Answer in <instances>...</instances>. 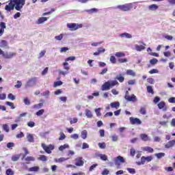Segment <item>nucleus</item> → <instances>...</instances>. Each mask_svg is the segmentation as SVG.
<instances>
[{
    "instance_id": "nucleus-42",
    "label": "nucleus",
    "mask_w": 175,
    "mask_h": 175,
    "mask_svg": "<svg viewBox=\"0 0 175 175\" xmlns=\"http://www.w3.org/2000/svg\"><path fill=\"white\" fill-rule=\"evenodd\" d=\"M5 174L7 175H14V171L12 170V169L9 168L6 170Z\"/></svg>"
},
{
    "instance_id": "nucleus-44",
    "label": "nucleus",
    "mask_w": 175,
    "mask_h": 175,
    "mask_svg": "<svg viewBox=\"0 0 175 175\" xmlns=\"http://www.w3.org/2000/svg\"><path fill=\"white\" fill-rule=\"evenodd\" d=\"M5 29H6V23H5V22H1L0 23V29L5 31Z\"/></svg>"
},
{
    "instance_id": "nucleus-22",
    "label": "nucleus",
    "mask_w": 175,
    "mask_h": 175,
    "mask_svg": "<svg viewBox=\"0 0 175 175\" xmlns=\"http://www.w3.org/2000/svg\"><path fill=\"white\" fill-rule=\"evenodd\" d=\"M140 137L144 142H148V140H150V138L147 134H141Z\"/></svg>"
},
{
    "instance_id": "nucleus-26",
    "label": "nucleus",
    "mask_w": 175,
    "mask_h": 175,
    "mask_svg": "<svg viewBox=\"0 0 175 175\" xmlns=\"http://www.w3.org/2000/svg\"><path fill=\"white\" fill-rule=\"evenodd\" d=\"M111 107L113 109H118L120 107V103L119 102H115L110 104Z\"/></svg>"
},
{
    "instance_id": "nucleus-3",
    "label": "nucleus",
    "mask_w": 175,
    "mask_h": 175,
    "mask_svg": "<svg viewBox=\"0 0 175 175\" xmlns=\"http://www.w3.org/2000/svg\"><path fill=\"white\" fill-rule=\"evenodd\" d=\"M41 147L43 148V150L46 152V154H51V151L54 150L55 147L53 144H49V146H46V144L42 143Z\"/></svg>"
},
{
    "instance_id": "nucleus-55",
    "label": "nucleus",
    "mask_w": 175,
    "mask_h": 175,
    "mask_svg": "<svg viewBox=\"0 0 175 175\" xmlns=\"http://www.w3.org/2000/svg\"><path fill=\"white\" fill-rule=\"evenodd\" d=\"M8 148H11V150L14 147V143L13 142H9L7 144Z\"/></svg>"
},
{
    "instance_id": "nucleus-4",
    "label": "nucleus",
    "mask_w": 175,
    "mask_h": 175,
    "mask_svg": "<svg viewBox=\"0 0 175 175\" xmlns=\"http://www.w3.org/2000/svg\"><path fill=\"white\" fill-rule=\"evenodd\" d=\"M114 162L117 169H120L121 163H125V159L121 156H118L114 159Z\"/></svg>"
},
{
    "instance_id": "nucleus-28",
    "label": "nucleus",
    "mask_w": 175,
    "mask_h": 175,
    "mask_svg": "<svg viewBox=\"0 0 175 175\" xmlns=\"http://www.w3.org/2000/svg\"><path fill=\"white\" fill-rule=\"evenodd\" d=\"M42 107H43V103H40L33 106V109H42Z\"/></svg>"
},
{
    "instance_id": "nucleus-10",
    "label": "nucleus",
    "mask_w": 175,
    "mask_h": 175,
    "mask_svg": "<svg viewBox=\"0 0 175 175\" xmlns=\"http://www.w3.org/2000/svg\"><path fill=\"white\" fill-rule=\"evenodd\" d=\"M75 166H84L83 157H77L75 159Z\"/></svg>"
},
{
    "instance_id": "nucleus-59",
    "label": "nucleus",
    "mask_w": 175,
    "mask_h": 175,
    "mask_svg": "<svg viewBox=\"0 0 175 175\" xmlns=\"http://www.w3.org/2000/svg\"><path fill=\"white\" fill-rule=\"evenodd\" d=\"M63 38H64V34H60L59 36H56L55 37V39H56V40H62Z\"/></svg>"
},
{
    "instance_id": "nucleus-54",
    "label": "nucleus",
    "mask_w": 175,
    "mask_h": 175,
    "mask_svg": "<svg viewBox=\"0 0 175 175\" xmlns=\"http://www.w3.org/2000/svg\"><path fill=\"white\" fill-rule=\"evenodd\" d=\"M75 59H76V57L75 56H71V57H67L65 61L66 62H68V61H75Z\"/></svg>"
},
{
    "instance_id": "nucleus-24",
    "label": "nucleus",
    "mask_w": 175,
    "mask_h": 175,
    "mask_svg": "<svg viewBox=\"0 0 175 175\" xmlns=\"http://www.w3.org/2000/svg\"><path fill=\"white\" fill-rule=\"evenodd\" d=\"M140 114H142V116H146L147 114V110L146 107H142L139 109Z\"/></svg>"
},
{
    "instance_id": "nucleus-32",
    "label": "nucleus",
    "mask_w": 175,
    "mask_h": 175,
    "mask_svg": "<svg viewBox=\"0 0 175 175\" xmlns=\"http://www.w3.org/2000/svg\"><path fill=\"white\" fill-rule=\"evenodd\" d=\"M115 56L117 57L118 58H121L122 57H125V53L123 52H117L115 54Z\"/></svg>"
},
{
    "instance_id": "nucleus-18",
    "label": "nucleus",
    "mask_w": 175,
    "mask_h": 175,
    "mask_svg": "<svg viewBox=\"0 0 175 175\" xmlns=\"http://www.w3.org/2000/svg\"><path fill=\"white\" fill-rule=\"evenodd\" d=\"M126 74L127 76H132V77H135V76H136V72H135L133 70H127L126 71Z\"/></svg>"
},
{
    "instance_id": "nucleus-27",
    "label": "nucleus",
    "mask_w": 175,
    "mask_h": 175,
    "mask_svg": "<svg viewBox=\"0 0 175 175\" xmlns=\"http://www.w3.org/2000/svg\"><path fill=\"white\" fill-rule=\"evenodd\" d=\"M144 150L146 151L147 152H150V153L154 152V149L150 146L144 147Z\"/></svg>"
},
{
    "instance_id": "nucleus-14",
    "label": "nucleus",
    "mask_w": 175,
    "mask_h": 175,
    "mask_svg": "<svg viewBox=\"0 0 175 175\" xmlns=\"http://www.w3.org/2000/svg\"><path fill=\"white\" fill-rule=\"evenodd\" d=\"M135 50L137 51H142L143 50H146V44H144V45H135Z\"/></svg>"
},
{
    "instance_id": "nucleus-21",
    "label": "nucleus",
    "mask_w": 175,
    "mask_h": 175,
    "mask_svg": "<svg viewBox=\"0 0 175 175\" xmlns=\"http://www.w3.org/2000/svg\"><path fill=\"white\" fill-rule=\"evenodd\" d=\"M116 80H118L120 83H124L125 77H124L122 74H120L119 75H117Z\"/></svg>"
},
{
    "instance_id": "nucleus-45",
    "label": "nucleus",
    "mask_w": 175,
    "mask_h": 175,
    "mask_svg": "<svg viewBox=\"0 0 175 175\" xmlns=\"http://www.w3.org/2000/svg\"><path fill=\"white\" fill-rule=\"evenodd\" d=\"M127 171L130 174H136V170L134 168H127Z\"/></svg>"
},
{
    "instance_id": "nucleus-33",
    "label": "nucleus",
    "mask_w": 175,
    "mask_h": 175,
    "mask_svg": "<svg viewBox=\"0 0 175 175\" xmlns=\"http://www.w3.org/2000/svg\"><path fill=\"white\" fill-rule=\"evenodd\" d=\"M87 135H88V133L87 132V130H84L81 132V136L83 139H87Z\"/></svg>"
},
{
    "instance_id": "nucleus-39",
    "label": "nucleus",
    "mask_w": 175,
    "mask_h": 175,
    "mask_svg": "<svg viewBox=\"0 0 175 175\" xmlns=\"http://www.w3.org/2000/svg\"><path fill=\"white\" fill-rule=\"evenodd\" d=\"M147 92L149 93V94H152V95H153L154 94V90L152 89V86H147Z\"/></svg>"
},
{
    "instance_id": "nucleus-11",
    "label": "nucleus",
    "mask_w": 175,
    "mask_h": 175,
    "mask_svg": "<svg viewBox=\"0 0 175 175\" xmlns=\"http://www.w3.org/2000/svg\"><path fill=\"white\" fill-rule=\"evenodd\" d=\"M157 106L160 110H161V109H163V111H166V110H167V107L166 106V103H165V101H161Z\"/></svg>"
},
{
    "instance_id": "nucleus-20",
    "label": "nucleus",
    "mask_w": 175,
    "mask_h": 175,
    "mask_svg": "<svg viewBox=\"0 0 175 175\" xmlns=\"http://www.w3.org/2000/svg\"><path fill=\"white\" fill-rule=\"evenodd\" d=\"M120 38H126L127 39H131L132 35L129 34V33H123L120 34Z\"/></svg>"
},
{
    "instance_id": "nucleus-35",
    "label": "nucleus",
    "mask_w": 175,
    "mask_h": 175,
    "mask_svg": "<svg viewBox=\"0 0 175 175\" xmlns=\"http://www.w3.org/2000/svg\"><path fill=\"white\" fill-rule=\"evenodd\" d=\"M63 66L64 69H65V70H67V72L69 70V69H70V67L69 66V63L66 62L63 63Z\"/></svg>"
},
{
    "instance_id": "nucleus-40",
    "label": "nucleus",
    "mask_w": 175,
    "mask_h": 175,
    "mask_svg": "<svg viewBox=\"0 0 175 175\" xmlns=\"http://www.w3.org/2000/svg\"><path fill=\"white\" fill-rule=\"evenodd\" d=\"M155 157H157V158H158L159 159H161V158H163V157H165V153L163 152L157 153L155 154Z\"/></svg>"
},
{
    "instance_id": "nucleus-56",
    "label": "nucleus",
    "mask_w": 175,
    "mask_h": 175,
    "mask_svg": "<svg viewBox=\"0 0 175 175\" xmlns=\"http://www.w3.org/2000/svg\"><path fill=\"white\" fill-rule=\"evenodd\" d=\"M27 126H29V128H33V126H35V122L30 121L27 122Z\"/></svg>"
},
{
    "instance_id": "nucleus-31",
    "label": "nucleus",
    "mask_w": 175,
    "mask_h": 175,
    "mask_svg": "<svg viewBox=\"0 0 175 175\" xmlns=\"http://www.w3.org/2000/svg\"><path fill=\"white\" fill-rule=\"evenodd\" d=\"M29 172H39V167L38 166H34L31 167L28 169Z\"/></svg>"
},
{
    "instance_id": "nucleus-58",
    "label": "nucleus",
    "mask_w": 175,
    "mask_h": 175,
    "mask_svg": "<svg viewBox=\"0 0 175 175\" xmlns=\"http://www.w3.org/2000/svg\"><path fill=\"white\" fill-rule=\"evenodd\" d=\"M98 147L102 149L106 148V144L105 142L98 143Z\"/></svg>"
},
{
    "instance_id": "nucleus-2",
    "label": "nucleus",
    "mask_w": 175,
    "mask_h": 175,
    "mask_svg": "<svg viewBox=\"0 0 175 175\" xmlns=\"http://www.w3.org/2000/svg\"><path fill=\"white\" fill-rule=\"evenodd\" d=\"M120 83L117 81H112L111 82L110 81H108L102 85L101 91H108V90H110L111 87H114V85H118Z\"/></svg>"
},
{
    "instance_id": "nucleus-38",
    "label": "nucleus",
    "mask_w": 175,
    "mask_h": 175,
    "mask_svg": "<svg viewBox=\"0 0 175 175\" xmlns=\"http://www.w3.org/2000/svg\"><path fill=\"white\" fill-rule=\"evenodd\" d=\"M85 12H87V13H96L98 12V9L96 8H92L90 10H87Z\"/></svg>"
},
{
    "instance_id": "nucleus-49",
    "label": "nucleus",
    "mask_w": 175,
    "mask_h": 175,
    "mask_svg": "<svg viewBox=\"0 0 175 175\" xmlns=\"http://www.w3.org/2000/svg\"><path fill=\"white\" fill-rule=\"evenodd\" d=\"M44 113V109H40L38 111L36 112V116L38 117H40V116H43V113Z\"/></svg>"
},
{
    "instance_id": "nucleus-63",
    "label": "nucleus",
    "mask_w": 175,
    "mask_h": 175,
    "mask_svg": "<svg viewBox=\"0 0 175 175\" xmlns=\"http://www.w3.org/2000/svg\"><path fill=\"white\" fill-rule=\"evenodd\" d=\"M3 129L6 132H9V126L8 124H3Z\"/></svg>"
},
{
    "instance_id": "nucleus-34",
    "label": "nucleus",
    "mask_w": 175,
    "mask_h": 175,
    "mask_svg": "<svg viewBox=\"0 0 175 175\" xmlns=\"http://www.w3.org/2000/svg\"><path fill=\"white\" fill-rule=\"evenodd\" d=\"M18 159H20L19 154H14L12 157V161H13V162H16V161H18Z\"/></svg>"
},
{
    "instance_id": "nucleus-53",
    "label": "nucleus",
    "mask_w": 175,
    "mask_h": 175,
    "mask_svg": "<svg viewBox=\"0 0 175 175\" xmlns=\"http://www.w3.org/2000/svg\"><path fill=\"white\" fill-rule=\"evenodd\" d=\"M21 85H23L21 81H17V84L15 85L14 87L15 88H21Z\"/></svg>"
},
{
    "instance_id": "nucleus-50",
    "label": "nucleus",
    "mask_w": 175,
    "mask_h": 175,
    "mask_svg": "<svg viewBox=\"0 0 175 175\" xmlns=\"http://www.w3.org/2000/svg\"><path fill=\"white\" fill-rule=\"evenodd\" d=\"M95 113H96L97 117H100L102 116V113H100V108L96 109Z\"/></svg>"
},
{
    "instance_id": "nucleus-46",
    "label": "nucleus",
    "mask_w": 175,
    "mask_h": 175,
    "mask_svg": "<svg viewBox=\"0 0 175 175\" xmlns=\"http://www.w3.org/2000/svg\"><path fill=\"white\" fill-rule=\"evenodd\" d=\"M118 62H120V64H124L125 62H128V59L126 58H119L118 59Z\"/></svg>"
},
{
    "instance_id": "nucleus-57",
    "label": "nucleus",
    "mask_w": 175,
    "mask_h": 175,
    "mask_svg": "<svg viewBox=\"0 0 175 175\" xmlns=\"http://www.w3.org/2000/svg\"><path fill=\"white\" fill-rule=\"evenodd\" d=\"M109 60H110V62H111V64H116L117 61V59H116V57L114 56H111Z\"/></svg>"
},
{
    "instance_id": "nucleus-7",
    "label": "nucleus",
    "mask_w": 175,
    "mask_h": 175,
    "mask_svg": "<svg viewBox=\"0 0 175 175\" xmlns=\"http://www.w3.org/2000/svg\"><path fill=\"white\" fill-rule=\"evenodd\" d=\"M154 159V157L152 156H148V157H141V161L138 163V165H144L146 162H151Z\"/></svg>"
},
{
    "instance_id": "nucleus-60",
    "label": "nucleus",
    "mask_w": 175,
    "mask_h": 175,
    "mask_svg": "<svg viewBox=\"0 0 175 175\" xmlns=\"http://www.w3.org/2000/svg\"><path fill=\"white\" fill-rule=\"evenodd\" d=\"M100 158L102 161H107V156L106 154H101Z\"/></svg>"
},
{
    "instance_id": "nucleus-8",
    "label": "nucleus",
    "mask_w": 175,
    "mask_h": 175,
    "mask_svg": "<svg viewBox=\"0 0 175 175\" xmlns=\"http://www.w3.org/2000/svg\"><path fill=\"white\" fill-rule=\"evenodd\" d=\"M130 122L132 125H141L142 120H140V119H139L137 118L131 117Z\"/></svg>"
},
{
    "instance_id": "nucleus-41",
    "label": "nucleus",
    "mask_w": 175,
    "mask_h": 175,
    "mask_svg": "<svg viewBox=\"0 0 175 175\" xmlns=\"http://www.w3.org/2000/svg\"><path fill=\"white\" fill-rule=\"evenodd\" d=\"M25 161H26L27 162L33 161H35V157L29 156L25 158Z\"/></svg>"
},
{
    "instance_id": "nucleus-36",
    "label": "nucleus",
    "mask_w": 175,
    "mask_h": 175,
    "mask_svg": "<svg viewBox=\"0 0 175 175\" xmlns=\"http://www.w3.org/2000/svg\"><path fill=\"white\" fill-rule=\"evenodd\" d=\"M29 163H21V165L22 169H23L24 170H28V165H27V164H28Z\"/></svg>"
},
{
    "instance_id": "nucleus-19",
    "label": "nucleus",
    "mask_w": 175,
    "mask_h": 175,
    "mask_svg": "<svg viewBox=\"0 0 175 175\" xmlns=\"http://www.w3.org/2000/svg\"><path fill=\"white\" fill-rule=\"evenodd\" d=\"M32 83H33V84H35V83H36V78H32L31 79H29L26 84V87H31V84H32Z\"/></svg>"
},
{
    "instance_id": "nucleus-13",
    "label": "nucleus",
    "mask_w": 175,
    "mask_h": 175,
    "mask_svg": "<svg viewBox=\"0 0 175 175\" xmlns=\"http://www.w3.org/2000/svg\"><path fill=\"white\" fill-rule=\"evenodd\" d=\"M174 144H175V139L174 140H171V141L168 142L165 145V148H172V147H174Z\"/></svg>"
},
{
    "instance_id": "nucleus-30",
    "label": "nucleus",
    "mask_w": 175,
    "mask_h": 175,
    "mask_svg": "<svg viewBox=\"0 0 175 175\" xmlns=\"http://www.w3.org/2000/svg\"><path fill=\"white\" fill-rule=\"evenodd\" d=\"M5 105H7V106H10V107H11L12 110H14V109H16V107H14V104L12 102L6 101Z\"/></svg>"
},
{
    "instance_id": "nucleus-1",
    "label": "nucleus",
    "mask_w": 175,
    "mask_h": 175,
    "mask_svg": "<svg viewBox=\"0 0 175 175\" xmlns=\"http://www.w3.org/2000/svg\"><path fill=\"white\" fill-rule=\"evenodd\" d=\"M25 5V0H11L9 4L5 5V10L7 12H11L14 10L15 6L16 10H21Z\"/></svg>"
},
{
    "instance_id": "nucleus-62",
    "label": "nucleus",
    "mask_w": 175,
    "mask_h": 175,
    "mask_svg": "<svg viewBox=\"0 0 175 175\" xmlns=\"http://www.w3.org/2000/svg\"><path fill=\"white\" fill-rule=\"evenodd\" d=\"M70 137L71 139H74V140H77V139H79V135L77 134H72Z\"/></svg>"
},
{
    "instance_id": "nucleus-9",
    "label": "nucleus",
    "mask_w": 175,
    "mask_h": 175,
    "mask_svg": "<svg viewBox=\"0 0 175 175\" xmlns=\"http://www.w3.org/2000/svg\"><path fill=\"white\" fill-rule=\"evenodd\" d=\"M17 55V53L15 52H10V53H5L3 58H5V59H12L14 57H16Z\"/></svg>"
},
{
    "instance_id": "nucleus-37",
    "label": "nucleus",
    "mask_w": 175,
    "mask_h": 175,
    "mask_svg": "<svg viewBox=\"0 0 175 175\" xmlns=\"http://www.w3.org/2000/svg\"><path fill=\"white\" fill-rule=\"evenodd\" d=\"M66 148H69V145L68 144H64L63 146H60L59 147V151H64Z\"/></svg>"
},
{
    "instance_id": "nucleus-15",
    "label": "nucleus",
    "mask_w": 175,
    "mask_h": 175,
    "mask_svg": "<svg viewBox=\"0 0 175 175\" xmlns=\"http://www.w3.org/2000/svg\"><path fill=\"white\" fill-rule=\"evenodd\" d=\"M48 18L47 17H40L38 19L36 24L40 25L43 24V23H45V21H47Z\"/></svg>"
},
{
    "instance_id": "nucleus-43",
    "label": "nucleus",
    "mask_w": 175,
    "mask_h": 175,
    "mask_svg": "<svg viewBox=\"0 0 175 175\" xmlns=\"http://www.w3.org/2000/svg\"><path fill=\"white\" fill-rule=\"evenodd\" d=\"M150 65H156V64H158V59L156 58H153L150 60Z\"/></svg>"
},
{
    "instance_id": "nucleus-47",
    "label": "nucleus",
    "mask_w": 175,
    "mask_h": 175,
    "mask_svg": "<svg viewBox=\"0 0 175 175\" xmlns=\"http://www.w3.org/2000/svg\"><path fill=\"white\" fill-rule=\"evenodd\" d=\"M38 159L39 161H42V162H46V161H47V157L45 155H41Z\"/></svg>"
},
{
    "instance_id": "nucleus-61",
    "label": "nucleus",
    "mask_w": 175,
    "mask_h": 175,
    "mask_svg": "<svg viewBox=\"0 0 175 175\" xmlns=\"http://www.w3.org/2000/svg\"><path fill=\"white\" fill-rule=\"evenodd\" d=\"M158 70L153 68L149 71L150 75H154V73H158Z\"/></svg>"
},
{
    "instance_id": "nucleus-25",
    "label": "nucleus",
    "mask_w": 175,
    "mask_h": 175,
    "mask_svg": "<svg viewBox=\"0 0 175 175\" xmlns=\"http://www.w3.org/2000/svg\"><path fill=\"white\" fill-rule=\"evenodd\" d=\"M158 8H159L158 5H157L156 4H152L148 6L149 10H152V11L157 10Z\"/></svg>"
},
{
    "instance_id": "nucleus-48",
    "label": "nucleus",
    "mask_w": 175,
    "mask_h": 175,
    "mask_svg": "<svg viewBox=\"0 0 175 175\" xmlns=\"http://www.w3.org/2000/svg\"><path fill=\"white\" fill-rule=\"evenodd\" d=\"M8 99H10L11 100H14L16 99V96L13 95V94L10 93L8 95Z\"/></svg>"
},
{
    "instance_id": "nucleus-64",
    "label": "nucleus",
    "mask_w": 175,
    "mask_h": 175,
    "mask_svg": "<svg viewBox=\"0 0 175 175\" xmlns=\"http://www.w3.org/2000/svg\"><path fill=\"white\" fill-rule=\"evenodd\" d=\"M169 103H175V97H171L168 99Z\"/></svg>"
},
{
    "instance_id": "nucleus-51",
    "label": "nucleus",
    "mask_w": 175,
    "mask_h": 175,
    "mask_svg": "<svg viewBox=\"0 0 175 175\" xmlns=\"http://www.w3.org/2000/svg\"><path fill=\"white\" fill-rule=\"evenodd\" d=\"M23 102L25 105H27V106H29V105H31V101L28 98H25Z\"/></svg>"
},
{
    "instance_id": "nucleus-12",
    "label": "nucleus",
    "mask_w": 175,
    "mask_h": 175,
    "mask_svg": "<svg viewBox=\"0 0 175 175\" xmlns=\"http://www.w3.org/2000/svg\"><path fill=\"white\" fill-rule=\"evenodd\" d=\"M124 99L126 100H128V102H136L137 99L136 98V96L135 94H133L132 96H124Z\"/></svg>"
},
{
    "instance_id": "nucleus-23",
    "label": "nucleus",
    "mask_w": 175,
    "mask_h": 175,
    "mask_svg": "<svg viewBox=\"0 0 175 175\" xmlns=\"http://www.w3.org/2000/svg\"><path fill=\"white\" fill-rule=\"evenodd\" d=\"M85 116L88 118H92V112L90 109H85Z\"/></svg>"
},
{
    "instance_id": "nucleus-17",
    "label": "nucleus",
    "mask_w": 175,
    "mask_h": 175,
    "mask_svg": "<svg viewBox=\"0 0 175 175\" xmlns=\"http://www.w3.org/2000/svg\"><path fill=\"white\" fill-rule=\"evenodd\" d=\"M0 47H2V48L8 47V49H9L8 41L5 40H1L0 42Z\"/></svg>"
},
{
    "instance_id": "nucleus-52",
    "label": "nucleus",
    "mask_w": 175,
    "mask_h": 175,
    "mask_svg": "<svg viewBox=\"0 0 175 175\" xmlns=\"http://www.w3.org/2000/svg\"><path fill=\"white\" fill-rule=\"evenodd\" d=\"M66 138V135H65V134L63 132L60 133V136L59 137V140H64Z\"/></svg>"
},
{
    "instance_id": "nucleus-5",
    "label": "nucleus",
    "mask_w": 175,
    "mask_h": 175,
    "mask_svg": "<svg viewBox=\"0 0 175 175\" xmlns=\"http://www.w3.org/2000/svg\"><path fill=\"white\" fill-rule=\"evenodd\" d=\"M67 27H68L70 31H76L79 29V28H83V25H77L76 23H67Z\"/></svg>"
},
{
    "instance_id": "nucleus-16",
    "label": "nucleus",
    "mask_w": 175,
    "mask_h": 175,
    "mask_svg": "<svg viewBox=\"0 0 175 175\" xmlns=\"http://www.w3.org/2000/svg\"><path fill=\"white\" fill-rule=\"evenodd\" d=\"M27 139L29 143H33L35 142V139L33 138V135H32V134L27 133Z\"/></svg>"
},
{
    "instance_id": "nucleus-6",
    "label": "nucleus",
    "mask_w": 175,
    "mask_h": 175,
    "mask_svg": "<svg viewBox=\"0 0 175 175\" xmlns=\"http://www.w3.org/2000/svg\"><path fill=\"white\" fill-rule=\"evenodd\" d=\"M117 9H120V10H122V12H129L131 10V8H132V5L131 3L129 4H124L122 5H118Z\"/></svg>"
},
{
    "instance_id": "nucleus-29",
    "label": "nucleus",
    "mask_w": 175,
    "mask_h": 175,
    "mask_svg": "<svg viewBox=\"0 0 175 175\" xmlns=\"http://www.w3.org/2000/svg\"><path fill=\"white\" fill-rule=\"evenodd\" d=\"M64 83L62 81H57L54 82L53 87L54 88H57V87H59V85H62Z\"/></svg>"
}]
</instances>
